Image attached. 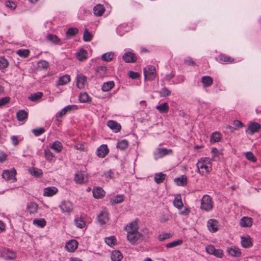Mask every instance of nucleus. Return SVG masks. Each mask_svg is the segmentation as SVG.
I'll return each instance as SVG.
<instances>
[{
	"label": "nucleus",
	"mask_w": 261,
	"mask_h": 261,
	"mask_svg": "<svg viewBox=\"0 0 261 261\" xmlns=\"http://www.w3.org/2000/svg\"><path fill=\"white\" fill-rule=\"evenodd\" d=\"M138 225L136 221L129 223L125 227V229L127 232V239L132 244H135L139 239L143 236L138 231Z\"/></svg>",
	"instance_id": "nucleus-1"
},
{
	"label": "nucleus",
	"mask_w": 261,
	"mask_h": 261,
	"mask_svg": "<svg viewBox=\"0 0 261 261\" xmlns=\"http://www.w3.org/2000/svg\"><path fill=\"white\" fill-rule=\"evenodd\" d=\"M197 172L201 174L208 173L212 170L210 161L207 158H201L196 164Z\"/></svg>",
	"instance_id": "nucleus-2"
},
{
	"label": "nucleus",
	"mask_w": 261,
	"mask_h": 261,
	"mask_svg": "<svg viewBox=\"0 0 261 261\" xmlns=\"http://www.w3.org/2000/svg\"><path fill=\"white\" fill-rule=\"evenodd\" d=\"M16 171L13 168L11 170H5L3 171L2 176L6 181L10 182H14L16 181Z\"/></svg>",
	"instance_id": "nucleus-3"
},
{
	"label": "nucleus",
	"mask_w": 261,
	"mask_h": 261,
	"mask_svg": "<svg viewBox=\"0 0 261 261\" xmlns=\"http://www.w3.org/2000/svg\"><path fill=\"white\" fill-rule=\"evenodd\" d=\"M144 75L145 80H153L156 76V70L154 66L148 65L144 68Z\"/></svg>",
	"instance_id": "nucleus-4"
},
{
	"label": "nucleus",
	"mask_w": 261,
	"mask_h": 261,
	"mask_svg": "<svg viewBox=\"0 0 261 261\" xmlns=\"http://www.w3.org/2000/svg\"><path fill=\"white\" fill-rule=\"evenodd\" d=\"M213 207L211 197L207 195L203 196L201 200L200 208L205 211L211 210Z\"/></svg>",
	"instance_id": "nucleus-5"
},
{
	"label": "nucleus",
	"mask_w": 261,
	"mask_h": 261,
	"mask_svg": "<svg viewBox=\"0 0 261 261\" xmlns=\"http://www.w3.org/2000/svg\"><path fill=\"white\" fill-rule=\"evenodd\" d=\"M63 213H70L73 210L72 203L69 201H63L59 205Z\"/></svg>",
	"instance_id": "nucleus-6"
},
{
	"label": "nucleus",
	"mask_w": 261,
	"mask_h": 261,
	"mask_svg": "<svg viewBox=\"0 0 261 261\" xmlns=\"http://www.w3.org/2000/svg\"><path fill=\"white\" fill-rule=\"evenodd\" d=\"M261 128V125L255 122H250L248 125V128L246 130V132L250 135H253L256 132H258Z\"/></svg>",
	"instance_id": "nucleus-7"
},
{
	"label": "nucleus",
	"mask_w": 261,
	"mask_h": 261,
	"mask_svg": "<svg viewBox=\"0 0 261 261\" xmlns=\"http://www.w3.org/2000/svg\"><path fill=\"white\" fill-rule=\"evenodd\" d=\"M77 109V107L76 105H68L64 107L62 110L57 113L56 115L57 120L59 121L60 119H61L63 115H65L67 112Z\"/></svg>",
	"instance_id": "nucleus-8"
},
{
	"label": "nucleus",
	"mask_w": 261,
	"mask_h": 261,
	"mask_svg": "<svg viewBox=\"0 0 261 261\" xmlns=\"http://www.w3.org/2000/svg\"><path fill=\"white\" fill-rule=\"evenodd\" d=\"M122 59L126 63H134L136 62L137 58L134 53L127 51L122 56Z\"/></svg>",
	"instance_id": "nucleus-9"
},
{
	"label": "nucleus",
	"mask_w": 261,
	"mask_h": 261,
	"mask_svg": "<svg viewBox=\"0 0 261 261\" xmlns=\"http://www.w3.org/2000/svg\"><path fill=\"white\" fill-rule=\"evenodd\" d=\"M97 219L100 225L106 224L109 221V214L106 211H101L97 216Z\"/></svg>",
	"instance_id": "nucleus-10"
},
{
	"label": "nucleus",
	"mask_w": 261,
	"mask_h": 261,
	"mask_svg": "<svg viewBox=\"0 0 261 261\" xmlns=\"http://www.w3.org/2000/svg\"><path fill=\"white\" fill-rule=\"evenodd\" d=\"M216 60L220 63H233L234 61V59L225 54H221L216 57Z\"/></svg>",
	"instance_id": "nucleus-11"
},
{
	"label": "nucleus",
	"mask_w": 261,
	"mask_h": 261,
	"mask_svg": "<svg viewBox=\"0 0 261 261\" xmlns=\"http://www.w3.org/2000/svg\"><path fill=\"white\" fill-rule=\"evenodd\" d=\"M109 149L106 144L101 145L99 146L96 150V154L99 158H105L106 155L109 153Z\"/></svg>",
	"instance_id": "nucleus-12"
},
{
	"label": "nucleus",
	"mask_w": 261,
	"mask_h": 261,
	"mask_svg": "<svg viewBox=\"0 0 261 261\" xmlns=\"http://www.w3.org/2000/svg\"><path fill=\"white\" fill-rule=\"evenodd\" d=\"M227 252L229 255L233 257H238L241 255V250L234 246L228 247Z\"/></svg>",
	"instance_id": "nucleus-13"
},
{
	"label": "nucleus",
	"mask_w": 261,
	"mask_h": 261,
	"mask_svg": "<svg viewBox=\"0 0 261 261\" xmlns=\"http://www.w3.org/2000/svg\"><path fill=\"white\" fill-rule=\"evenodd\" d=\"M207 226L211 232H215L218 230V222L215 219H210L207 222Z\"/></svg>",
	"instance_id": "nucleus-14"
},
{
	"label": "nucleus",
	"mask_w": 261,
	"mask_h": 261,
	"mask_svg": "<svg viewBox=\"0 0 261 261\" xmlns=\"http://www.w3.org/2000/svg\"><path fill=\"white\" fill-rule=\"evenodd\" d=\"M78 246V242L75 240H71L66 243L65 248L68 252H73Z\"/></svg>",
	"instance_id": "nucleus-15"
},
{
	"label": "nucleus",
	"mask_w": 261,
	"mask_h": 261,
	"mask_svg": "<svg viewBox=\"0 0 261 261\" xmlns=\"http://www.w3.org/2000/svg\"><path fill=\"white\" fill-rule=\"evenodd\" d=\"M87 82V77L83 74H78L76 76V86L79 89L84 88L85 83Z\"/></svg>",
	"instance_id": "nucleus-16"
},
{
	"label": "nucleus",
	"mask_w": 261,
	"mask_h": 261,
	"mask_svg": "<svg viewBox=\"0 0 261 261\" xmlns=\"http://www.w3.org/2000/svg\"><path fill=\"white\" fill-rule=\"evenodd\" d=\"M2 254L6 259H14L16 257L15 253L8 248L3 249Z\"/></svg>",
	"instance_id": "nucleus-17"
},
{
	"label": "nucleus",
	"mask_w": 261,
	"mask_h": 261,
	"mask_svg": "<svg viewBox=\"0 0 261 261\" xmlns=\"http://www.w3.org/2000/svg\"><path fill=\"white\" fill-rule=\"evenodd\" d=\"M107 126L115 133L119 132L121 130V125L117 122L113 120H109Z\"/></svg>",
	"instance_id": "nucleus-18"
},
{
	"label": "nucleus",
	"mask_w": 261,
	"mask_h": 261,
	"mask_svg": "<svg viewBox=\"0 0 261 261\" xmlns=\"http://www.w3.org/2000/svg\"><path fill=\"white\" fill-rule=\"evenodd\" d=\"M58 191V189L55 187H48L44 189L43 195L50 197L56 194Z\"/></svg>",
	"instance_id": "nucleus-19"
},
{
	"label": "nucleus",
	"mask_w": 261,
	"mask_h": 261,
	"mask_svg": "<svg viewBox=\"0 0 261 261\" xmlns=\"http://www.w3.org/2000/svg\"><path fill=\"white\" fill-rule=\"evenodd\" d=\"M70 81V77L68 74L63 75L60 76L57 82L56 86L64 85L68 83Z\"/></svg>",
	"instance_id": "nucleus-20"
},
{
	"label": "nucleus",
	"mask_w": 261,
	"mask_h": 261,
	"mask_svg": "<svg viewBox=\"0 0 261 261\" xmlns=\"http://www.w3.org/2000/svg\"><path fill=\"white\" fill-rule=\"evenodd\" d=\"M38 206L36 203L30 202L27 203V210L30 214H34L37 213Z\"/></svg>",
	"instance_id": "nucleus-21"
},
{
	"label": "nucleus",
	"mask_w": 261,
	"mask_h": 261,
	"mask_svg": "<svg viewBox=\"0 0 261 261\" xmlns=\"http://www.w3.org/2000/svg\"><path fill=\"white\" fill-rule=\"evenodd\" d=\"M240 223L242 227H249L252 225V219L247 217H243L241 218Z\"/></svg>",
	"instance_id": "nucleus-22"
},
{
	"label": "nucleus",
	"mask_w": 261,
	"mask_h": 261,
	"mask_svg": "<svg viewBox=\"0 0 261 261\" xmlns=\"http://www.w3.org/2000/svg\"><path fill=\"white\" fill-rule=\"evenodd\" d=\"M251 240V238L249 236L241 237V244L242 246L244 248L251 247L253 245Z\"/></svg>",
	"instance_id": "nucleus-23"
},
{
	"label": "nucleus",
	"mask_w": 261,
	"mask_h": 261,
	"mask_svg": "<svg viewBox=\"0 0 261 261\" xmlns=\"http://www.w3.org/2000/svg\"><path fill=\"white\" fill-rule=\"evenodd\" d=\"M105 11V8L102 5L97 4L93 8V13L95 16H100Z\"/></svg>",
	"instance_id": "nucleus-24"
},
{
	"label": "nucleus",
	"mask_w": 261,
	"mask_h": 261,
	"mask_svg": "<svg viewBox=\"0 0 261 261\" xmlns=\"http://www.w3.org/2000/svg\"><path fill=\"white\" fill-rule=\"evenodd\" d=\"M157 151L160 158H162L167 155L172 154L173 153L172 149H167L166 148H159Z\"/></svg>",
	"instance_id": "nucleus-25"
},
{
	"label": "nucleus",
	"mask_w": 261,
	"mask_h": 261,
	"mask_svg": "<svg viewBox=\"0 0 261 261\" xmlns=\"http://www.w3.org/2000/svg\"><path fill=\"white\" fill-rule=\"evenodd\" d=\"M74 180L76 184H83L86 182L84 174L81 171H78L74 175Z\"/></svg>",
	"instance_id": "nucleus-26"
},
{
	"label": "nucleus",
	"mask_w": 261,
	"mask_h": 261,
	"mask_svg": "<svg viewBox=\"0 0 261 261\" xmlns=\"http://www.w3.org/2000/svg\"><path fill=\"white\" fill-rule=\"evenodd\" d=\"M105 192L100 187L94 188L93 190V196L96 198H101L105 195Z\"/></svg>",
	"instance_id": "nucleus-27"
},
{
	"label": "nucleus",
	"mask_w": 261,
	"mask_h": 261,
	"mask_svg": "<svg viewBox=\"0 0 261 261\" xmlns=\"http://www.w3.org/2000/svg\"><path fill=\"white\" fill-rule=\"evenodd\" d=\"M175 182L178 186H185L187 184V176L185 175H181L180 177H177L174 179Z\"/></svg>",
	"instance_id": "nucleus-28"
},
{
	"label": "nucleus",
	"mask_w": 261,
	"mask_h": 261,
	"mask_svg": "<svg viewBox=\"0 0 261 261\" xmlns=\"http://www.w3.org/2000/svg\"><path fill=\"white\" fill-rule=\"evenodd\" d=\"M123 256L119 250H114L112 252L111 258L112 261H120Z\"/></svg>",
	"instance_id": "nucleus-29"
},
{
	"label": "nucleus",
	"mask_w": 261,
	"mask_h": 261,
	"mask_svg": "<svg viewBox=\"0 0 261 261\" xmlns=\"http://www.w3.org/2000/svg\"><path fill=\"white\" fill-rule=\"evenodd\" d=\"M107 70L106 66H99L96 68L95 71L99 77H103L106 75Z\"/></svg>",
	"instance_id": "nucleus-30"
},
{
	"label": "nucleus",
	"mask_w": 261,
	"mask_h": 261,
	"mask_svg": "<svg viewBox=\"0 0 261 261\" xmlns=\"http://www.w3.org/2000/svg\"><path fill=\"white\" fill-rule=\"evenodd\" d=\"M114 82L112 81L105 82L102 85L101 90L104 92L109 91L114 87Z\"/></svg>",
	"instance_id": "nucleus-31"
},
{
	"label": "nucleus",
	"mask_w": 261,
	"mask_h": 261,
	"mask_svg": "<svg viewBox=\"0 0 261 261\" xmlns=\"http://www.w3.org/2000/svg\"><path fill=\"white\" fill-rule=\"evenodd\" d=\"M201 82L203 84L204 87H209L213 84V80L210 76H203L201 78Z\"/></svg>",
	"instance_id": "nucleus-32"
},
{
	"label": "nucleus",
	"mask_w": 261,
	"mask_h": 261,
	"mask_svg": "<svg viewBox=\"0 0 261 261\" xmlns=\"http://www.w3.org/2000/svg\"><path fill=\"white\" fill-rule=\"evenodd\" d=\"M87 51L83 48H81L80 50L76 53V58L79 61H83L87 59Z\"/></svg>",
	"instance_id": "nucleus-33"
},
{
	"label": "nucleus",
	"mask_w": 261,
	"mask_h": 261,
	"mask_svg": "<svg viewBox=\"0 0 261 261\" xmlns=\"http://www.w3.org/2000/svg\"><path fill=\"white\" fill-rule=\"evenodd\" d=\"M50 148L56 151V152H60L63 148L62 143L59 141H56L53 143Z\"/></svg>",
	"instance_id": "nucleus-34"
},
{
	"label": "nucleus",
	"mask_w": 261,
	"mask_h": 261,
	"mask_svg": "<svg viewBox=\"0 0 261 261\" xmlns=\"http://www.w3.org/2000/svg\"><path fill=\"white\" fill-rule=\"evenodd\" d=\"M79 98L80 102L83 103L89 102L91 100V97L86 92L81 93Z\"/></svg>",
	"instance_id": "nucleus-35"
},
{
	"label": "nucleus",
	"mask_w": 261,
	"mask_h": 261,
	"mask_svg": "<svg viewBox=\"0 0 261 261\" xmlns=\"http://www.w3.org/2000/svg\"><path fill=\"white\" fill-rule=\"evenodd\" d=\"M221 138V135L220 133L216 132L213 133L210 138L211 142L216 143L220 141Z\"/></svg>",
	"instance_id": "nucleus-36"
},
{
	"label": "nucleus",
	"mask_w": 261,
	"mask_h": 261,
	"mask_svg": "<svg viewBox=\"0 0 261 261\" xmlns=\"http://www.w3.org/2000/svg\"><path fill=\"white\" fill-rule=\"evenodd\" d=\"M30 173L32 175L37 178H40L43 175L42 170L36 168H33L31 170H30Z\"/></svg>",
	"instance_id": "nucleus-37"
},
{
	"label": "nucleus",
	"mask_w": 261,
	"mask_h": 261,
	"mask_svg": "<svg viewBox=\"0 0 261 261\" xmlns=\"http://www.w3.org/2000/svg\"><path fill=\"white\" fill-rule=\"evenodd\" d=\"M28 116V113L23 110H19L16 114L17 118L20 121L24 120Z\"/></svg>",
	"instance_id": "nucleus-38"
},
{
	"label": "nucleus",
	"mask_w": 261,
	"mask_h": 261,
	"mask_svg": "<svg viewBox=\"0 0 261 261\" xmlns=\"http://www.w3.org/2000/svg\"><path fill=\"white\" fill-rule=\"evenodd\" d=\"M166 176V175L163 174L162 172L156 173L154 175V179L156 183L161 184L162 183Z\"/></svg>",
	"instance_id": "nucleus-39"
},
{
	"label": "nucleus",
	"mask_w": 261,
	"mask_h": 261,
	"mask_svg": "<svg viewBox=\"0 0 261 261\" xmlns=\"http://www.w3.org/2000/svg\"><path fill=\"white\" fill-rule=\"evenodd\" d=\"M46 39L47 41L55 44L58 43L60 41V39L56 35L53 34H47L46 36Z\"/></svg>",
	"instance_id": "nucleus-40"
},
{
	"label": "nucleus",
	"mask_w": 261,
	"mask_h": 261,
	"mask_svg": "<svg viewBox=\"0 0 261 261\" xmlns=\"http://www.w3.org/2000/svg\"><path fill=\"white\" fill-rule=\"evenodd\" d=\"M156 108L161 113H167L168 112L169 109L167 102H164L160 105L157 106Z\"/></svg>",
	"instance_id": "nucleus-41"
},
{
	"label": "nucleus",
	"mask_w": 261,
	"mask_h": 261,
	"mask_svg": "<svg viewBox=\"0 0 261 261\" xmlns=\"http://www.w3.org/2000/svg\"><path fill=\"white\" fill-rule=\"evenodd\" d=\"M43 94L42 92H38L37 93L32 94L29 97V99L32 101H36L41 99Z\"/></svg>",
	"instance_id": "nucleus-42"
},
{
	"label": "nucleus",
	"mask_w": 261,
	"mask_h": 261,
	"mask_svg": "<svg viewBox=\"0 0 261 261\" xmlns=\"http://www.w3.org/2000/svg\"><path fill=\"white\" fill-rule=\"evenodd\" d=\"M128 141L124 139L119 141L117 144L116 147L117 148L121 150H124L128 146Z\"/></svg>",
	"instance_id": "nucleus-43"
},
{
	"label": "nucleus",
	"mask_w": 261,
	"mask_h": 261,
	"mask_svg": "<svg viewBox=\"0 0 261 261\" xmlns=\"http://www.w3.org/2000/svg\"><path fill=\"white\" fill-rule=\"evenodd\" d=\"M92 38L93 35L92 34L88 31V29H85L84 31L83 37L84 41L85 42L90 41L92 39Z\"/></svg>",
	"instance_id": "nucleus-44"
},
{
	"label": "nucleus",
	"mask_w": 261,
	"mask_h": 261,
	"mask_svg": "<svg viewBox=\"0 0 261 261\" xmlns=\"http://www.w3.org/2000/svg\"><path fill=\"white\" fill-rule=\"evenodd\" d=\"M114 55L113 53L108 52L102 55L101 59L104 61L110 62L113 60Z\"/></svg>",
	"instance_id": "nucleus-45"
},
{
	"label": "nucleus",
	"mask_w": 261,
	"mask_h": 261,
	"mask_svg": "<svg viewBox=\"0 0 261 261\" xmlns=\"http://www.w3.org/2000/svg\"><path fill=\"white\" fill-rule=\"evenodd\" d=\"M173 205L175 207L180 210L183 206V203L180 197H176L173 200Z\"/></svg>",
	"instance_id": "nucleus-46"
},
{
	"label": "nucleus",
	"mask_w": 261,
	"mask_h": 261,
	"mask_svg": "<svg viewBox=\"0 0 261 261\" xmlns=\"http://www.w3.org/2000/svg\"><path fill=\"white\" fill-rule=\"evenodd\" d=\"M33 223L37 226L42 228L45 226L46 221L44 219H35L33 220Z\"/></svg>",
	"instance_id": "nucleus-47"
},
{
	"label": "nucleus",
	"mask_w": 261,
	"mask_h": 261,
	"mask_svg": "<svg viewBox=\"0 0 261 261\" xmlns=\"http://www.w3.org/2000/svg\"><path fill=\"white\" fill-rule=\"evenodd\" d=\"M124 200L123 195H117L113 199H111V202L114 204H117L123 202Z\"/></svg>",
	"instance_id": "nucleus-48"
},
{
	"label": "nucleus",
	"mask_w": 261,
	"mask_h": 261,
	"mask_svg": "<svg viewBox=\"0 0 261 261\" xmlns=\"http://www.w3.org/2000/svg\"><path fill=\"white\" fill-rule=\"evenodd\" d=\"M75 225L80 228H83L85 225L86 223L81 218H76L74 219Z\"/></svg>",
	"instance_id": "nucleus-49"
},
{
	"label": "nucleus",
	"mask_w": 261,
	"mask_h": 261,
	"mask_svg": "<svg viewBox=\"0 0 261 261\" xmlns=\"http://www.w3.org/2000/svg\"><path fill=\"white\" fill-rule=\"evenodd\" d=\"M44 156L46 160L50 161L55 155L49 149H45L44 151Z\"/></svg>",
	"instance_id": "nucleus-50"
},
{
	"label": "nucleus",
	"mask_w": 261,
	"mask_h": 261,
	"mask_svg": "<svg viewBox=\"0 0 261 261\" xmlns=\"http://www.w3.org/2000/svg\"><path fill=\"white\" fill-rule=\"evenodd\" d=\"M106 243L110 246H113L116 244V239L114 236H111L105 238Z\"/></svg>",
	"instance_id": "nucleus-51"
},
{
	"label": "nucleus",
	"mask_w": 261,
	"mask_h": 261,
	"mask_svg": "<svg viewBox=\"0 0 261 261\" xmlns=\"http://www.w3.org/2000/svg\"><path fill=\"white\" fill-rule=\"evenodd\" d=\"M79 30L76 28H70L66 32L67 36H72L75 35L78 33Z\"/></svg>",
	"instance_id": "nucleus-52"
},
{
	"label": "nucleus",
	"mask_w": 261,
	"mask_h": 261,
	"mask_svg": "<svg viewBox=\"0 0 261 261\" xmlns=\"http://www.w3.org/2000/svg\"><path fill=\"white\" fill-rule=\"evenodd\" d=\"M182 243V241L181 240H178L177 241H174L173 242L167 243L166 244V247L167 248H173L177 246H178L180 244H181Z\"/></svg>",
	"instance_id": "nucleus-53"
},
{
	"label": "nucleus",
	"mask_w": 261,
	"mask_h": 261,
	"mask_svg": "<svg viewBox=\"0 0 261 261\" xmlns=\"http://www.w3.org/2000/svg\"><path fill=\"white\" fill-rule=\"evenodd\" d=\"M45 132L44 128L38 127L35 129H33L32 132L35 136H39L41 134H43Z\"/></svg>",
	"instance_id": "nucleus-54"
},
{
	"label": "nucleus",
	"mask_w": 261,
	"mask_h": 261,
	"mask_svg": "<svg viewBox=\"0 0 261 261\" xmlns=\"http://www.w3.org/2000/svg\"><path fill=\"white\" fill-rule=\"evenodd\" d=\"M245 157L246 158L252 162H255L256 161V159L253 154V153L251 151H248L245 153Z\"/></svg>",
	"instance_id": "nucleus-55"
},
{
	"label": "nucleus",
	"mask_w": 261,
	"mask_h": 261,
	"mask_svg": "<svg viewBox=\"0 0 261 261\" xmlns=\"http://www.w3.org/2000/svg\"><path fill=\"white\" fill-rule=\"evenodd\" d=\"M30 51L28 49H19L17 54L21 57L26 58L29 55Z\"/></svg>",
	"instance_id": "nucleus-56"
},
{
	"label": "nucleus",
	"mask_w": 261,
	"mask_h": 261,
	"mask_svg": "<svg viewBox=\"0 0 261 261\" xmlns=\"http://www.w3.org/2000/svg\"><path fill=\"white\" fill-rule=\"evenodd\" d=\"M8 62L5 58H0V69H5L8 67Z\"/></svg>",
	"instance_id": "nucleus-57"
},
{
	"label": "nucleus",
	"mask_w": 261,
	"mask_h": 261,
	"mask_svg": "<svg viewBox=\"0 0 261 261\" xmlns=\"http://www.w3.org/2000/svg\"><path fill=\"white\" fill-rule=\"evenodd\" d=\"M172 234L170 233H164L163 234L159 235L158 236V239L160 241H163L165 240L170 238Z\"/></svg>",
	"instance_id": "nucleus-58"
},
{
	"label": "nucleus",
	"mask_w": 261,
	"mask_h": 261,
	"mask_svg": "<svg viewBox=\"0 0 261 261\" xmlns=\"http://www.w3.org/2000/svg\"><path fill=\"white\" fill-rule=\"evenodd\" d=\"M38 67L42 69H46L48 67V63L46 61H40L38 63Z\"/></svg>",
	"instance_id": "nucleus-59"
},
{
	"label": "nucleus",
	"mask_w": 261,
	"mask_h": 261,
	"mask_svg": "<svg viewBox=\"0 0 261 261\" xmlns=\"http://www.w3.org/2000/svg\"><path fill=\"white\" fill-rule=\"evenodd\" d=\"M160 94L162 97H166L171 94V91L167 88L164 87L161 89Z\"/></svg>",
	"instance_id": "nucleus-60"
},
{
	"label": "nucleus",
	"mask_w": 261,
	"mask_h": 261,
	"mask_svg": "<svg viewBox=\"0 0 261 261\" xmlns=\"http://www.w3.org/2000/svg\"><path fill=\"white\" fill-rule=\"evenodd\" d=\"M5 5L6 7L9 8L12 10L15 9L16 7V5L15 3L10 1H6Z\"/></svg>",
	"instance_id": "nucleus-61"
},
{
	"label": "nucleus",
	"mask_w": 261,
	"mask_h": 261,
	"mask_svg": "<svg viewBox=\"0 0 261 261\" xmlns=\"http://www.w3.org/2000/svg\"><path fill=\"white\" fill-rule=\"evenodd\" d=\"M114 174V172L111 170H110L107 172H105L102 175V176L107 179H111L113 177Z\"/></svg>",
	"instance_id": "nucleus-62"
},
{
	"label": "nucleus",
	"mask_w": 261,
	"mask_h": 261,
	"mask_svg": "<svg viewBox=\"0 0 261 261\" xmlns=\"http://www.w3.org/2000/svg\"><path fill=\"white\" fill-rule=\"evenodd\" d=\"M215 250V247L212 245H207L205 247L206 252L210 254H212L213 253H214Z\"/></svg>",
	"instance_id": "nucleus-63"
},
{
	"label": "nucleus",
	"mask_w": 261,
	"mask_h": 261,
	"mask_svg": "<svg viewBox=\"0 0 261 261\" xmlns=\"http://www.w3.org/2000/svg\"><path fill=\"white\" fill-rule=\"evenodd\" d=\"M212 255H215L216 257L221 258L223 255V252L222 250L219 249H215V251L214 253L212 254Z\"/></svg>",
	"instance_id": "nucleus-64"
}]
</instances>
